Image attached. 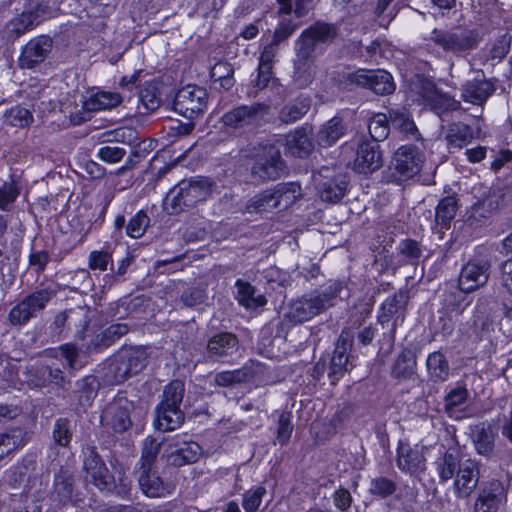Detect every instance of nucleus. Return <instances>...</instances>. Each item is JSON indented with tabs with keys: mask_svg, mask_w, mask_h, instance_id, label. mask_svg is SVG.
Here are the masks:
<instances>
[{
	"mask_svg": "<svg viewBox=\"0 0 512 512\" xmlns=\"http://www.w3.org/2000/svg\"><path fill=\"white\" fill-rule=\"evenodd\" d=\"M23 445V433L21 429H13L6 433H0V448L6 456Z\"/></svg>",
	"mask_w": 512,
	"mask_h": 512,
	"instance_id": "nucleus-59",
	"label": "nucleus"
},
{
	"mask_svg": "<svg viewBox=\"0 0 512 512\" xmlns=\"http://www.w3.org/2000/svg\"><path fill=\"white\" fill-rule=\"evenodd\" d=\"M494 330V320L481 305H477L475 315L466 334L472 341H479L488 338Z\"/></svg>",
	"mask_w": 512,
	"mask_h": 512,
	"instance_id": "nucleus-27",
	"label": "nucleus"
},
{
	"mask_svg": "<svg viewBox=\"0 0 512 512\" xmlns=\"http://www.w3.org/2000/svg\"><path fill=\"white\" fill-rule=\"evenodd\" d=\"M123 358L121 353L118 352L108 364L107 377L113 384L123 383L128 377L134 374Z\"/></svg>",
	"mask_w": 512,
	"mask_h": 512,
	"instance_id": "nucleus-47",
	"label": "nucleus"
},
{
	"mask_svg": "<svg viewBox=\"0 0 512 512\" xmlns=\"http://www.w3.org/2000/svg\"><path fill=\"white\" fill-rule=\"evenodd\" d=\"M69 328H74L76 336L83 339L86 328L89 325V310L86 307L78 306L68 309Z\"/></svg>",
	"mask_w": 512,
	"mask_h": 512,
	"instance_id": "nucleus-52",
	"label": "nucleus"
},
{
	"mask_svg": "<svg viewBox=\"0 0 512 512\" xmlns=\"http://www.w3.org/2000/svg\"><path fill=\"white\" fill-rule=\"evenodd\" d=\"M36 379H32L31 381L36 386H45L48 383L55 384L60 387H64L65 384V376L63 371L58 367H52L49 365L37 367L34 369Z\"/></svg>",
	"mask_w": 512,
	"mask_h": 512,
	"instance_id": "nucleus-44",
	"label": "nucleus"
},
{
	"mask_svg": "<svg viewBox=\"0 0 512 512\" xmlns=\"http://www.w3.org/2000/svg\"><path fill=\"white\" fill-rule=\"evenodd\" d=\"M407 303V296L403 292H399L388 297L382 304V313L379 315V321L384 324L390 321L395 314H402ZM403 317V315H401Z\"/></svg>",
	"mask_w": 512,
	"mask_h": 512,
	"instance_id": "nucleus-46",
	"label": "nucleus"
},
{
	"mask_svg": "<svg viewBox=\"0 0 512 512\" xmlns=\"http://www.w3.org/2000/svg\"><path fill=\"white\" fill-rule=\"evenodd\" d=\"M266 494V488L263 486L254 487L243 494L242 506L246 512H256L261 503L264 495Z\"/></svg>",
	"mask_w": 512,
	"mask_h": 512,
	"instance_id": "nucleus-64",
	"label": "nucleus"
},
{
	"mask_svg": "<svg viewBox=\"0 0 512 512\" xmlns=\"http://www.w3.org/2000/svg\"><path fill=\"white\" fill-rule=\"evenodd\" d=\"M20 194L18 184L10 179L0 184V210L9 211Z\"/></svg>",
	"mask_w": 512,
	"mask_h": 512,
	"instance_id": "nucleus-57",
	"label": "nucleus"
},
{
	"mask_svg": "<svg viewBox=\"0 0 512 512\" xmlns=\"http://www.w3.org/2000/svg\"><path fill=\"white\" fill-rule=\"evenodd\" d=\"M462 462L459 461L457 455L452 452H446L437 463L439 478L442 482H447L456 475V470Z\"/></svg>",
	"mask_w": 512,
	"mask_h": 512,
	"instance_id": "nucleus-56",
	"label": "nucleus"
},
{
	"mask_svg": "<svg viewBox=\"0 0 512 512\" xmlns=\"http://www.w3.org/2000/svg\"><path fill=\"white\" fill-rule=\"evenodd\" d=\"M253 377V372L249 368H240L232 371H222L216 373L214 382L218 386L228 387L238 383L245 382Z\"/></svg>",
	"mask_w": 512,
	"mask_h": 512,
	"instance_id": "nucleus-50",
	"label": "nucleus"
},
{
	"mask_svg": "<svg viewBox=\"0 0 512 512\" xmlns=\"http://www.w3.org/2000/svg\"><path fill=\"white\" fill-rule=\"evenodd\" d=\"M272 190L277 209H287L302 195L301 186L296 182L278 183Z\"/></svg>",
	"mask_w": 512,
	"mask_h": 512,
	"instance_id": "nucleus-36",
	"label": "nucleus"
},
{
	"mask_svg": "<svg viewBox=\"0 0 512 512\" xmlns=\"http://www.w3.org/2000/svg\"><path fill=\"white\" fill-rule=\"evenodd\" d=\"M3 122L13 127L24 128L33 122V115L27 108L17 105L5 111Z\"/></svg>",
	"mask_w": 512,
	"mask_h": 512,
	"instance_id": "nucleus-51",
	"label": "nucleus"
},
{
	"mask_svg": "<svg viewBox=\"0 0 512 512\" xmlns=\"http://www.w3.org/2000/svg\"><path fill=\"white\" fill-rule=\"evenodd\" d=\"M52 436L55 444L68 447L73 436L71 421L67 418L57 419L53 425Z\"/></svg>",
	"mask_w": 512,
	"mask_h": 512,
	"instance_id": "nucleus-58",
	"label": "nucleus"
},
{
	"mask_svg": "<svg viewBox=\"0 0 512 512\" xmlns=\"http://www.w3.org/2000/svg\"><path fill=\"white\" fill-rule=\"evenodd\" d=\"M480 479V465L476 460L467 459L461 463L454 480L457 498H468L477 488Z\"/></svg>",
	"mask_w": 512,
	"mask_h": 512,
	"instance_id": "nucleus-16",
	"label": "nucleus"
},
{
	"mask_svg": "<svg viewBox=\"0 0 512 512\" xmlns=\"http://www.w3.org/2000/svg\"><path fill=\"white\" fill-rule=\"evenodd\" d=\"M369 134L372 138L371 142H380L385 140L390 131V124L387 114L377 113L375 114L368 125Z\"/></svg>",
	"mask_w": 512,
	"mask_h": 512,
	"instance_id": "nucleus-53",
	"label": "nucleus"
},
{
	"mask_svg": "<svg viewBox=\"0 0 512 512\" xmlns=\"http://www.w3.org/2000/svg\"><path fill=\"white\" fill-rule=\"evenodd\" d=\"M113 251L109 248L91 251L88 257V267L91 270L105 271L113 264Z\"/></svg>",
	"mask_w": 512,
	"mask_h": 512,
	"instance_id": "nucleus-63",
	"label": "nucleus"
},
{
	"mask_svg": "<svg viewBox=\"0 0 512 512\" xmlns=\"http://www.w3.org/2000/svg\"><path fill=\"white\" fill-rule=\"evenodd\" d=\"M121 96L118 93L101 91L91 95L83 102L86 111H100L111 109L121 103Z\"/></svg>",
	"mask_w": 512,
	"mask_h": 512,
	"instance_id": "nucleus-39",
	"label": "nucleus"
},
{
	"mask_svg": "<svg viewBox=\"0 0 512 512\" xmlns=\"http://www.w3.org/2000/svg\"><path fill=\"white\" fill-rule=\"evenodd\" d=\"M428 379L432 383H444L450 376V365L446 356L440 351L430 353L426 360Z\"/></svg>",
	"mask_w": 512,
	"mask_h": 512,
	"instance_id": "nucleus-29",
	"label": "nucleus"
},
{
	"mask_svg": "<svg viewBox=\"0 0 512 512\" xmlns=\"http://www.w3.org/2000/svg\"><path fill=\"white\" fill-rule=\"evenodd\" d=\"M129 332V326L125 323H115L108 326L101 334L92 339L89 349H101L109 347L115 341Z\"/></svg>",
	"mask_w": 512,
	"mask_h": 512,
	"instance_id": "nucleus-38",
	"label": "nucleus"
},
{
	"mask_svg": "<svg viewBox=\"0 0 512 512\" xmlns=\"http://www.w3.org/2000/svg\"><path fill=\"white\" fill-rule=\"evenodd\" d=\"M459 287H451L443 294L442 309L448 315H461L470 305L471 300Z\"/></svg>",
	"mask_w": 512,
	"mask_h": 512,
	"instance_id": "nucleus-31",
	"label": "nucleus"
},
{
	"mask_svg": "<svg viewBox=\"0 0 512 512\" xmlns=\"http://www.w3.org/2000/svg\"><path fill=\"white\" fill-rule=\"evenodd\" d=\"M185 392L184 383L180 380H173L165 386L162 401L158 406L170 409H180Z\"/></svg>",
	"mask_w": 512,
	"mask_h": 512,
	"instance_id": "nucleus-45",
	"label": "nucleus"
},
{
	"mask_svg": "<svg viewBox=\"0 0 512 512\" xmlns=\"http://www.w3.org/2000/svg\"><path fill=\"white\" fill-rule=\"evenodd\" d=\"M165 454L167 464L174 467L195 463L202 454V448L193 441L175 442L169 445Z\"/></svg>",
	"mask_w": 512,
	"mask_h": 512,
	"instance_id": "nucleus-21",
	"label": "nucleus"
},
{
	"mask_svg": "<svg viewBox=\"0 0 512 512\" xmlns=\"http://www.w3.org/2000/svg\"><path fill=\"white\" fill-rule=\"evenodd\" d=\"M430 40L447 53L460 55L463 52L472 50L478 45V34L474 30L455 29L441 30L434 29L431 32Z\"/></svg>",
	"mask_w": 512,
	"mask_h": 512,
	"instance_id": "nucleus-8",
	"label": "nucleus"
},
{
	"mask_svg": "<svg viewBox=\"0 0 512 512\" xmlns=\"http://www.w3.org/2000/svg\"><path fill=\"white\" fill-rule=\"evenodd\" d=\"M444 138L449 152H452V150H460L469 144L474 138V132L469 125L455 122L448 125Z\"/></svg>",
	"mask_w": 512,
	"mask_h": 512,
	"instance_id": "nucleus-28",
	"label": "nucleus"
},
{
	"mask_svg": "<svg viewBox=\"0 0 512 512\" xmlns=\"http://www.w3.org/2000/svg\"><path fill=\"white\" fill-rule=\"evenodd\" d=\"M84 455L83 469L86 479L90 478L93 485L101 491H111L114 478L95 448H88Z\"/></svg>",
	"mask_w": 512,
	"mask_h": 512,
	"instance_id": "nucleus-13",
	"label": "nucleus"
},
{
	"mask_svg": "<svg viewBox=\"0 0 512 512\" xmlns=\"http://www.w3.org/2000/svg\"><path fill=\"white\" fill-rule=\"evenodd\" d=\"M286 148L293 156H307L313 148V143L307 130L300 128L289 133L286 138Z\"/></svg>",
	"mask_w": 512,
	"mask_h": 512,
	"instance_id": "nucleus-34",
	"label": "nucleus"
},
{
	"mask_svg": "<svg viewBox=\"0 0 512 512\" xmlns=\"http://www.w3.org/2000/svg\"><path fill=\"white\" fill-rule=\"evenodd\" d=\"M343 289L339 281H330L325 287L314 290L288 304L284 319L291 324H301L326 311L333 305Z\"/></svg>",
	"mask_w": 512,
	"mask_h": 512,
	"instance_id": "nucleus-2",
	"label": "nucleus"
},
{
	"mask_svg": "<svg viewBox=\"0 0 512 512\" xmlns=\"http://www.w3.org/2000/svg\"><path fill=\"white\" fill-rule=\"evenodd\" d=\"M507 502V489L499 480H491L480 489L474 502L475 512H498Z\"/></svg>",
	"mask_w": 512,
	"mask_h": 512,
	"instance_id": "nucleus-14",
	"label": "nucleus"
},
{
	"mask_svg": "<svg viewBox=\"0 0 512 512\" xmlns=\"http://www.w3.org/2000/svg\"><path fill=\"white\" fill-rule=\"evenodd\" d=\"M416 367V358L411 350H403L396 358L392 366V376L394 378H410Z\"/></svg>",
	"mask_w": 512,
	"mask_h": 512,
	"instance_id": "nucleus-43",
	"label": "nucleus"
},
{
	"mask_svg": "<svg viewBox=\"0 0 512 512\" xmlns=\"http://www.w3.org/2000/svg\"><path fill=\"white\" fill-rule=\"evenodd\" d=\"M286 170L280 149L270 143L261 144L254 157L250 173L254 181L263 183L280 178Z\"/></svg>",
	"mask_w": 512,
	"mask_h": 512,
	"instance_id": "nucleus-5",
	"label": "nucleus"
},
{
	"mask_svg": "<svg viewBox=\"0 0 512 512\" xmlns=\"http://www.w3.org/2000/svg\"><path fill=\"white\" fill-rule=\"evenodd\" d=\"M314 178L317 193L324 202L338 203L343 199L348 190L349 178L344 172H337L328 167H323Z\"/></svg>",
	"mask_w": 512,
	"mask_h": 512,
	"instance_id": "nucleus-9",
	"label": "nucleus"
},
{
	"mask_svg": "<svg viewBox=\"0 0 512 512\" xmlns=\"http://www.w3.org/2000/svg\"><path fill=\"white\" fill-rule=\"evenodd\" d=\"M338 36L336 25L318 21L302 31L296 42L298 62L295 74L299 85L306 86L314 77L313 57L316 47L331 43Z\"/></svg>",
	"mask_w": 512,
	"mask_h": 512,
	"instance_id": "nucleus-1",
	"label": "nucleus"
},
{
	"mask_svg": "<svg viewBox=\"0 0 512 512\" xmlns=\"http://www.w3.org/2000/svg\"><path fill=\"white\" fill-rule=\"evenodd\" d=\"M207 106L206 89L196 85H187L179 89L173 100L174 111L190 121L202 116Z\"/></svg>",
	"mask_w": 512,
	"mask_h": 512,
	"instance_id": "nucleus-7",
	"label": "nucleus"
},
{
	"mask_svg": "<svg viewBox=\"0 0 512 512\" xmlns=\"http://www.w3.org/2000/svg\"><path fill=\"white\" fill-rule=\"evenodd\" d=\"M238 351V338L229 332L218 333L207 343V356L213 361L229 363Z\"/></svg>",
	"mask_w": 512,
	"mask_h": 512,
	"instance_id": "nucleus-17",
	"label": "nucleus"
},
{
	"mask_svg": "<svg viewBox=\"0 0 512 512\" xmlns=\"http://www.w3.org/2000/svg\"><path fill=\"white\" fill-rule=\"evenodd\" d=\"M139 99L147 111H155L161 104L160 86L156 82H149L140 90Z\"/></svg>",
	"mask_w": 512,
	"mask_h": 512,
	"instance_id": "nucleus-55",
	"label": "nucleus"
},
{
	"mask_svg": "<svg viewBox=\"0 0 512 512\" xmlns=\"http://www.w3.org/2000/svg\"><path fill=\"white\" fill-rule=\"evenodd\" d=\"M311 101L307 97H299L286 104L279 112L281 122L290 124L300 120L310 109Z\"/></svg>",
	"mask_w": 512,
	"mask_h": 512,
	"instance_id": "nucleus-40",
	"label": "nucleus"
},
{
	"mask_svg": "<svg viewBox=\"0 0 512 512\" xmlns=\"http://www.w3.org/2000/svg\"><path fill=\"white\" fill-rule=\"evenodd\" d=\"M346 132L342 118L333 117L319 130L317 140L321 146L328 147L336 143Z\"/></svg>",
	"mask_w": 512,
	"mask_h": 512,
	"instance_id": "nucleus-35",
	"label": "nucleus"
},
{
	"mask_svg": "<svg viewBox=\"0 0 512 512\" xmlns=\"http://www.w3.org/2000/svg\"><path fill=\"white\" fill-rule=\"evenodd\" d=\"M397 485L391 479L383 476L372 478L369 485V492L380 498H387L394 494Z\"/></svg>",
	"mask_w": 512,
	"mask_h": 512,
	"instance_id": "nucleus-60",
	"label": "nucleus"
},
{
	"mask_svg": "<svg viewBox=\"0 0 512 512\" xmlns=\"http://www.w3.org/2000/svg\"><path fill=\"white\" fill-rule=\"evenodd\" d=\"M46 13H48V6L42 5V3H37L35 8L31 7L23 11L20 16L10 21L8 25L10 34L15 37L24 34L27 30L36 26L40 22V17Z\"/></svg>",
	"mask_w": 512,
	"mask_h": 512,
	"instance_id": "nucleus-26",
	"label": "nucleus"
},
{
	"mask_svg": "<svg viewBox=\"0 0 512 512\" xmlns=\"http://www.w3.org/2000/svg\"><path fill=\"white\" fill-rule=\"evenodd\" d=\"M134 415V400L126 391H120L103 407L100 423L105 429L123 433L132 426Z\"/></svg>",
	"mask_w": 512,
	"mask_h": 512,
	"instance_id": "nucleus-4",
	"label": "nucleus"
},
{
	"mask_svg": "<svg viewBox=\"0 0 512 512\" xmlns=\"http://www.w3.org/2000/svg\"><path fill=\"white\" fill-rule=\"evenodd\" d=\"M399 255L403 257L405 263L416 265L422 255V249L419 243L412 239H405L398 246Z\"/></svg>",
	"mask_w": 512,
	"mask_h": 512,
	"instance_id": "nucleus-62",
	"label": "nucleus"
},
{
	"mask_svg": "<svg viewBox=\"0 0 512 512\" xmlns=\"http://www.w3.org/2000/svg\"><path fill=\"white\" fill-rule=\"evenodd\" d=\"M135 474L141 491L147 497H165L170 495L174 489L171 483L161 479L154 467L150 469H135Z\"/></svg>",
	"mask_w": 512,
	"mask_h": 512,
	"instance_id": "nucleus-20",
	"label": "nucleus"
},
{
	"mask_svg": "<svg viewBox=\"0 0 512 512\" xmlns=\"http://www.w3.org/2000/svg\"><path fill=\"white\" fill-rule=\"evenodd\" d=\"M472 440L477 453L489 456L494 449L495 432L490 424L480 423L472 429Z\"/></svg>",
	"mask_w": 512,
	"mask_h": 512,
	"instance_id": "nucleus-32",
	"label": "nucleus"
},
{
	"mask_svg": "<svg viewBox=\"0 0 512 512\" xmlns=\"http://www.w3.org/2000/svg\"><path fill=\"white\" fill-rule=\"evenodd\" d=\"M495 92L494 84L483 78L467 81L462 88L464 101L474 105H482Z\"/></svg>",
	"mask_w": 512,
	"mask_h": 512,
	"instance_id": "nucleus-25",
	"label": "nucleus"
},
{
	"mask_svg": "<svg viewBox=\"0 0 512 512\" xmlns=\"http://www.w3.org/2000/svg\"><path fill=\"white\" fill-rule=\"evenodd\" d=\"M382 166V155L379 144L364 140L358 147L354 168L359 173H371Z\"/></svg>",
	"mask_w": 512,
	"mask_h": 512,
	"instance_id": "nucleus-23",
	"label": "nucleus"
},
{
	"mask_svg": "<svg viewBox=\"0 0 512 512\" xmlns=\"http://www.w3.org/2000/svg\"><path fill=\"white\" fill-rule=\"evenodd\" d=\"M52 48V40L48 36L31 39L23 48L19 62L22 68L31 69L44 61Z\"/></svg>",
	"mask_w": 512,
	"mask_h": 512,
	"instance_id": "nucleus-22",
	"label": "nucleus"
},
{
	"mask_svg": "<svg viewBox=\"0 0 512 512\" xmlns=\"http://www.w3.org/2000/svg\"><path fill=\"white\" fill-rule=\"evenodd\" d=\"M81 495L76 485L75 473L61 466L54 474L50 500L59 506L76 505L81 500Z\"/></svg>",
	"mask_w": 512,
	"mask_h": 512,
	"instance_id": "nucleus-11",
	"label": "nucleus"
},
{
	"mask_svg": "<svg viewBox=\"0 0 512 512\" xmlns=\"http://www.w3.org/2000/svg\"><path fill=\"white\" fill-rule=\"evenodd\" d=\"M379 95L391 94L395 90V84L390 73L385 70H373L369 87Z\"/></svg>",
	"mask_w": 512,
	"mask_h": 512,
	"instance_id": "nucleus-49",
	"label": "nucleus"
},
{
	"mask_svg": "<svg viewBox=\"0 0 512 512\" xmlns=\"http://www.w3.org/2000/svg\"><path fill=\"white\" fill-rule=\"evenodd\" d=\"M55 296L56 291L51 287L33 291L11 308L8 314L9 323L13 326L26 325L43 311Z\"/></svg>",
	"mask_w": 512,
	"mask_h": 512,
	"instance_id": "nucleus-6",
	"label": "nucleus"
},
{
	"mask_svg": "<svg viewBox=\"0 0 512 512\" xmlns=\"http://www.w3.org/2000/svg\"><path fill=\"white\" fill-rule=\"evenodd\" d=\"M150 218L143 211H138L128 222L126 226V234L131 238H140L148 228Z\"/></svg>",
	"mask_w": 512,
	"mask_h": 512,
	"instance_id": "nucleus-61",
	"label": "nucleus"
},
{
	"mask_svg": "<svg viewBox=\"0 0 512 512\" xmlns=\"http://www.w3.org/2000/svg\"><path fill=\"white\" fill-rule=\"evenodd\" d=\"M134 374L140 372L148 361L147 350L143 347H128L119 351Z\"/></svg>",
	"mask_w": 512,
	"mask_h": 512,
	"instance_id": "nucleus-48",
	"label": "nucleus"
},
{
	"mask_svg": "<svg viewBox=\"0 0 512 512\" xmlns=\"http://www.w3.org/2000/svg\"><path fill=\"white\" fill-rule=\"evenodd\" d=\"M352 345L353 336L348 330H343L338 338L330 361L328 376L332 384H335L349 370L348 352L351 350Z\"/></svg>",
	"mask_w": 512,
	"mask_h": 512,
	"instance_id": "nucleus-18",
	"label": "nucleus"
},
{
	"mask_svg": "<svg viewBox=\"0 0 512 512\" xmlns=\"http://www.w3.org/2000/svg\"><path fill=\"white\" fill-rule=\"evenodd\" d=\"M211 182L205 177L180 181L167 195L166 207L171 214H177L197 203L205 201L211 193Z\"/></svg>",
	"mask_w": 512,
	"mask_h": 512,
	"instance_id": "nucleus-3",
	"label": "nucleus"
},
{
	"mask_svg": "<svg viewBox=\"0 0 512 512\" xmlns=\"http://www.w3.org/2000/svg\"><path fill=\"white\" fill-rule=\"evenodd\" d=\"M423 164L424 154L418 147L403 145L396 150L392 167L398 180L405 181L416 176L421 171Z\"/></svg>",
	"mask_w": 512,
	"mask_h": 512,
	"instance_id": "nucleus-12",
	"label": "nucleus"
},
{
	"mask_svg": "<svg viewBox=\"0 0 512 512\" xmlns=\"http://www.w3.org/2000/svg\"><path fill=\"white\" fill-rule=\"evenodd\" d=\"M489 275L490 263L488 260H471L462 267L458 286L466 293L473 292L487 283Z\"/></svg>",
	"mask_w": 512,
	"mask_h": 512,
	"instance_id": "nucleus-15",
	"label": "nucleus"
},
{
	"mask_svg": "<svg viewBox=\"0 0 512 512\" xmlns=\"http://www.w3.org/2000/svg\"><path fill=\"white\" fill-rule=\"evenodd\" d=\"M390 127L402 133L408 139L419 140L420 134L406 107H395L388 110Z\"/></svg>",
	"mask_w": 512,
	"mask_h": 512,
	"instance_id": "nucleus-24",
	"label": "nucleus"
},
{
	"mask_svg": "<svg viewBox=\"0 0 512 512\" xmlns=\"http://www.w3.org/2000/svg\"><path fill=\"white\" fill-rule=\"evenodd\" d=\"M459 208L458 199L455 196L442 198L435 209V221L438 225L448 229L455 218Z\"/></svg>",
	"mask_w": 512,
	"mask_h": 512,
	"instance_id": "nucleus-42",
	"label": "nucleus"
},
{
	"mask_svg": "<svg viewBox=\"0 0 512 512\" xmlns=\"http://www.w3.org/2000/svg\"><path fill=\"white\" fill-rule=\"evenodd\" d=\"M161 444L152 437L145 438L141 458L135 469H150L154 467Z\"/></svg>",
	"mask_w": 512,
	"mask_h": 512,
	"instance_id": "nucleus-54",
	"label": "nucleus"
},
{
	"mask_svg": "<svg viewBox=\"0 0 512 512\" xmlns=\"http://www.w3.org/2000/svg\"><path fill=\"white\" fill-rule=\"evenodd\" d=\"M396 462L402 472L409 473L412 476H418L426 469L423 447H419L418 445L411 446L408 443L399 442Z\"/></svg>",
	"mask_w": 512,
	"mask_h": 512,
	"instance_id": "nucleus-19",
	"label": "nucleus"
},
{
	"mask_svg": "<svg viewBox=\"0 0 512 512\" xmlns=\"http://www.w3.org/2000/svg\"><path fill=\"white\" fill-rule=\"evenodd\" d=\"M100 382L94 375H87L75 382L74 395L82 408L90 407L97 397Z\"/></svg>",
	"mask_w": 512,
	"mask_h": 512,
	"instance_id": "nucleus-30",
	"label": "nucleus"
},
{
	"mask_svg": "<svg viewBox=\"0 0 512 512\" xmlns=\"http://www.w3.org/2000/svg\"><path fill=\"white\" fill-rule=\"evenodd\" d=\"M235 285L237 287V300L246 309L255 310L266 305L267 300L265 296L257 294L255 287L249 282L238 279Z\"/></svg>",
	"mask_w": 512,
	"mask_h": 512,
	"instance_id": "nucleus-33",
	"label": "nucleus"
},
{
	"mask_svg": "<svg viewBox=\"0 0 512 512\" xmlns=\"http://www.w3.org/2000/svg\"><path fill=\"white\" fill-rule=\"evenodd\" d=\"M269 113V106L264 103L239 105L225 112L222 124L229 129L239 130L257 126Z\"/></svg>",
	"mask_w": 512,
	"mask_h": 512,
	"instance_id": "nucleus-10",
	"label": "nucleus"
},
{
	"mask_svg": "<svg viewBox=\"0 0 512 512\" xmlns=\"http://www.w3.org/2000/svg\"><path fill=\"white\" fill-rule=\"evenodd\" d=\"M274 209L277 206L272 188L257 193L245 205V212L250 214L272 212Z\"/></svg>",
	"mask_w": 512,
	"mask_h": 512,
	"instance_id": "nucleus-41",
	"label": "nucleus"
},
{
	"mask_svg": "<svg viewBox=\"0 0 512 512\" xmlns=\"http://www.w3.org/2000/svg\"><path fill=\"white\" fill-rule=\"evenodd\" d=\"M184 421L181 409H170L163 406L156 407L155 425L158 430L172 431L177 429Z\"/></svg>",
	"mask_w": 512,
	"mask_h": 512,
	"instance_id": "nucleus-37",
	"label": "nucleus"
}]
</instances>
